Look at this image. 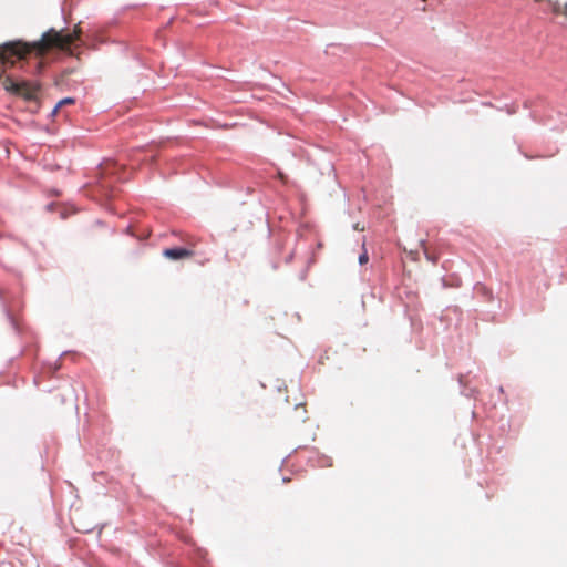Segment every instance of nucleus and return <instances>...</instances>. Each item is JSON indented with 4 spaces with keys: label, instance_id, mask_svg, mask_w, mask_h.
Returning a JSON list of instances; mask_svg holds the SVG:
<instances>
[{
    "label": "nucleus",
    "instance_id": "nucleus-1",
    "mask_svg": "<svg viewBox=\"0 0 567 567\" xmlns=\"http://www.w3.org/2000/svg\"><path fill=\"white\" fill-rule=\"evenodd\" d=\"M3 85L7 91L13 92L25 100H34L39 91V85L35 83L27 81L16 82L11 78H6Z\"/></svg>",
    "mask_w": 567,
    "mask_h": 567
},
{
    "label": "nucleus",
    "instance_id": "nucleus-2",
    "mask_svg": "<svg viewBox=\"0 0 567 567\" xmlns=\"http://www.w3.org/2000/svg\"><path fill=\"white\" fill-rule=\"evenodd\" d=\"M117 167L118 166L115 162L110 161L106 162L101 168L103 177L97 182L95 188L106 197L112 196V184L114 182L112 176L116 174Z\"/></svg>",
    "mask_w": 567,
    "mask_h": 567
},
{
    "label": "nucleus",
    "instance_id": "nucleus-3",
    "mask_svg": "<svg viewBox=\"0 0 567 567\" xmlns=\"http://www.w3.org/2000/svg\"><path fill=\"white\" fill-rule=\"evenodd\" d=\"M195 246L196 240L192 239L188 241V247H174L164 249L163 256L171 260L189 259L195 256Z\"/></svg>",
    "mask_w": 567,
    "mask_h": 567
},
{
    "label": "nucleus",
    "instance_id": "nucleus-4",
    "mask_svg": "<svg viewBox=\"0 0 567 567\" xmlns=\"http://www.w3.org/2000/svg\"><path fill=\"white\" fill-rule=\"evenodd\" d=\"M548 4L555 14H563L567 22V2L561 4L559 1L548 0Z\"/></svg>",
    "mask_w": 567,
    "mask_h": 567
},
{
    "label": "nucleus",
    "instance_id": "nucleus-5",
    "mask_svg": "<svg viewBox=\"0 0 567 567\" xmlns=\"http://www.w3.org/2000/svg\"><path fill=\"white\" fill-rule=\"evenodd\" d=\"M74 103V100L71 99V97H65L63 100H61L54 107L53 110V115L58 113L59 109L62 107L63 105H66V104H73Z\"/></svg>",
    "mask_w": 567,
    "mask_h": 567
},
{
    "label": "nucleus",
    "instance_id": "nucleus-6",
    "mask_svg": "<svg viewBox=\"0 0 567 567\" xmlns=\"http://www.w3.org/2000/svg\"><path fill=\"white\" fill-rule=\"evenodd\" d=\"M368 261H369V256H368V251L364 248L363 252L359 256V264L365 265Z\"/></svg>",
    "mask_w": 567,
    "mask_h": 567
},
{
    "label": "nucleus",
    "instance_id": "nucleus-7",
    "mask_svg": "<svg viewBox=\"0 0 567 567\" xmlns=\"http://www.w3.org/2000/svg\"><path fill=\"white\" fill-rule=\"evenodd\" d=\"M424 254H425L427 259L432 260V262H435V259L429 256L425 247H424Z\"/></svg>",
    "mask_w": 567,
    "mask_h": 567
},
{
    "label": "nucleus",
    "instance_id": "nucleus-8",
    "mask_svg": "<svg viewBox=\"0 0 567 567\" xmlns=\"http://www.w3.org/2000/svg\"><path fill=\"white\" fill-rule=\"evenodd\" d=\"M354 228H355L357 230H363V228H360L359 224H357V225L354 226Z\"/></svg>",
    "mask_w": 567,
    "mask_h": 567
}]
</instances>
